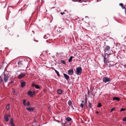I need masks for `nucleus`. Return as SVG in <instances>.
Listing matches in <instances>:
<instances>
[{"mask_svg": "<svg viewBox=\"0 0 126 126\" xmlns=\"http://www.w3.org/2000/svg\"><path fill=\"white\" fill-rule=\"evenodd\" d=\"M3 73L4 74H2L0 76V83L3 82V80L5 83L7 82L10 77L8 73H5L4 72Z\"/></svg>", "mask_w": 126, "mask_h": 126, "instance_id": "f257e3e1", "label": "nucleus"}, {"mask_svg": "<svg viewBox=\"0 0 126 126\" xmlns=\"http://www.w3.org/2000/svg\"><path fill=\"white\" fill-rule=\"evenodd\" d=\"M102 80L103 82L106 83L107 82L111 81V79L108 77H105L103 78Z\"/></svg>", "mask_w": 126, "mask_h": 126, "instance_id": "f03ea898", "label": "nucleus"}, {"mask_svg": "<svg viewBox=\"0 0 126 126\" xmlns=\"http://www.w3.org/2000/svg\"><path fill=\"white\" fill-rule=\"evenodd\" d=\"M82 69L80 67H78L77 69L76 73L78 75H80L82 73Z\"/></svg>", "mask_w": 126, "mask_h": 126, "instance_id": "7ed1b4c3", "label": "nucleus"}, {"mask_svg": "<svg viewBox=\"0 0 126 126\" xmlns=\"http://www.w3.org/2000/svg\"><path fill=\"white\" fill-rule=\"evenodd\" d=\"M25 75V73L23 72L20 74L18 75V78L19 79H20L22 78Z\"/></svg>", "mask_w": 126, "mask_h": 126, "instance_id": "20e7f679", "label": "nucleus"}, {"mask_svg": "<svg viewBox=\"0 0 126 126\" xmlns=\"http://www.w3.org/2000/svg\"><path fill=\"white\" fill-rule=\"evenodd\" d=\"M65 118L66 120L68 122H70L69 123L70 125H71V122H72V120L71 118L69 117H66V116L65 117Z\"/></svg>", "mask_w": 126, "mask_h": 126, "instance_id": "39448f33", "label": "nucleus"}, {"mask_svg": "<svg viewBox=\"0 0 126 126\" xmlns=\"http://www.w3.org/2000/svg\"><path fill=\"white\" fill-rule=\"evenodd\" d=\"M35 93L34 92H32L31 91H29L27 92V94L31 96H32Z\"/></svg>", "mask_w": 126, "mask_h": 126, "instance_id": "423d86ee", "label": "nucleus"}, {"mask_svg": "<svg viewBox=\"0 0 126 126\" xmlns=\"http://www.w3.org/2000/svg\"><path fill=\"white\" fill-rule=\"evenodd\" d=\"M26 109L30 112L32 111L34 109V107H30L29 108H26Z\"/></svg>", "mask_w": 126, "mask_h": 126, "instance_id": "0eeeda50", "label": "nucleus"}, {"mask_svg": "<svg viewBox=\"0 0 126 126\" xmlns=\"http://www.w3.org/2000/svg\"><path fill=\"white\" fill-rule=\"evenodd\" d=\"M73 69H71L68 70V73L69 75H71L73 74Z\"/></svg>", "mask_w": 126, "mask_h": 126, "instance_id": "6e6552de", "label": "nucleus"}, {"mask_svg": "<svg viewBox=\"0 0 126 126\" xmlns=\"http://www.w3.org/2000/svg\"><path fill=\"white\" fill-rule=\"evenodd\" d=\"M110 49V47L109 46H107L104 49V50L105 52H106L109 50Z\"/></svg>", "mask_w": 126, "mask_h": 126, "instance_id": "1a4fd4ad", "label": "nucleus"}, {"mask_svg": "<svg viewBox=\"0 0 126 126\" xmlns=\"http://www.w3.org/2000/svg\"><path fill=\"white\" fill-rule=\"evenodd\" d=\"M63 74L66 79L67 80L70 78L66 74L63 73Z\"/></svg>", "mask_w": 126, "mask_h": 126, "instance_id": "9d476101", "label": "nucleus"}, {"mask_svg": "<svg viewBox=\"0 0 126 126\" xmlns=\"http://www.w3.org/2000/svg\"><path fill=\"white\" fill-rule=\"evenodd\" d=\"M32 86L33 87H35L36 89H39L40 88V87H39L38 85L37 84H32Z\"/></svg>", "mask_w": 126, "mask_h": 126, "instance_id": "9b49d317", "label": "nucleus"}, {"mask_svg": "<svg viewBox=\"0 0 126 126\" xmlns=\"http://www.w3.org/2000/svg\"><path fill=\"white\" fill-rule=\"evenodd\" d=\"M68 104L70 107H72V103L71 101L70 100H69L68 102Z\"/></svg>", "mask_w": 126, "mask_h": 126, "instance_id": "f8f14e48", "label": "nucleus"}, {"mask_svg": "<svg viewBox=\"0 0 126 126\" xmlns=\"http://www.w3.org/2000/svg\"><path fill=\"white\" fill-rule=\"evenodd\" d=\"M109 24V22L108 21H106V22H104L103 23V26L104 27L107 26Z\"/></svg>", "mask_w": 126, "mask_h": 126, "instance_id": "ddd939ff", "label": "nucleus"}, {"mask_svg": "<svg viewBox=\"0 0 126 126\" xmlns=\"http://www.w3.org/2000/svg\"><path fill=\"white\" fill-rule=\"evenodd\" d=\"M4 119L6 122H7L9 121V118L8 117V115H5Z\"/></svg>", "mask_w": 126, "mask_h": 126, "instance_id": "4468645a", "label": "nucleus"}, {"mask_svg": "<svg viewBox=\"0 0 126 126\" xmlns=\"http://www.w3.org/2000/svg\"><path fill=\"white\" fill-rule=\"evenodd\" d=\"M112 99L113 100H116L118 101H119L120 100V99L119 98L116 97H113Z\"/></svg>", "mask_w": 126, "mask_h": 126, "instance_id": "2eb2a0df", "label": "nucleus"}, {"mask_svg": "<svg viewBox=\"0 0 126 126\" xmlns=\"http://www.w3.org/2000/svg\"><path fill=\"white\" fill-rule=\"evenodd\" d=\"M26 82H21V86L22 87H24L25 85Z\"/></svg>", "mask_w": 126, "mask_h": 126, "instance_id": "dca6fc26", "label": "nucleus"}, {"mask_svg": "<svg viewBox=\"0 0 126 126\" xmlns=\"http://www.w3.org/2000/svg\"><path fill=\"white\" fill-rule=\"evenodd\" d=\"M54 70L55 72L56 73L57 76L58 77H59L60 76V75L59 74V72L57 70H56L54 69Z\"/></svg>", "mask_w": 126, "mask_h": 126, "instance_id": "f3484780", "label": "nucleus"}, {"mask_svg": "<svg viewBox=\"0 0 126 126\" xmlns=\"http://www.w3.org/2000/svg\"><path fill=\"white\" fill-rule=\"evenodd\" d=\"M57 92L58 93L60 94H62L63 92L62 90L60 89L58 90L57 91Z\"/></svg>", "mask_w": 126, "mask_h": 126, "instance_id": "a211bd4d", "label": "nucleus"}, {"mask_svg": "<svg viewBox=\"0 0 126 126\" xmlns=\"http://www.w3.org/2000/svg\"><path fill=\"white\" fill-rule=\"evenodd\" d=\"M73 58V57L72 56L70 57V58H69V59H68V61L69 62H70L71 61L72 59Z\"/></svg>", "mask_w": 126, "mask_h": 126, "instance_id": "6ab92c4d", "label": "nucleus"}, {"mask_svg": "<svg viewBox=\"0 0 126 126\" xmlns=\"http://www.w3.org/2000/svg\"><path fill=\"white\" fill-rule=\"evenodd\" d=\"M88 106L90 108L92 109V104L89 101L88 102Z\"/></svg>", "mask_w": 126, "mask_h": 126, "instance_id": "aec40b11", "label": "nucleus"}, {"mask_svg": "<svg viewBox=\"0 0 126 126\" xmlns=\"http://www.w3.org/2000/svg\"><path fill=\"white\" fill-rule=\"evenodd\" d=\"M9 106H10V105L9 104L7 105L6 106V110H9V108H10Z\"/></svg>", "mask_w": 126, "mask_h": 126, "instance_id": "412c9836", "label": "nucleus"}, {"mask_svg": "<svg viewBox=\"0 0 126 126\" xmlns=\"http://www.w3.org/2000/svg\"><path fill=\"white\" fill-rule=\"evenodd\" d=\"M23 104L24 105V106H26V100L25 99H24L23 100Z\"/></svg>", "mask_w": 126, "mask_h": 126, "instance_id": "4be33fe9", "label": "nucleus"}, {"mask_svg": "<svg viewBox=\"0 0 126 126\" xmlns=\"http://www.w3.org/2000/svg\"><path fill=\"white\" fill-rule=\"evenodd\" d=\"M60 62L63 64H65V62L63 60H61Z\"/></svg>", "mask_w": 126, "mask_h": 126, "instance_id": "5701e85b", "label": "nucleus"}, {"mask_svg": "<svg viewBox=\"0 0 126 126\" xmlns=\"http://www.w3.org/2000/svg\"><path fill=\"white\" fill-rule=\"evenodd\" d=\"M30 105V103L29 101H28L27 103H26V106H29Z\"/></svg>", "mask_w": 126, "mask_h": 126, "instance_id": "b1692460", "label": "nucleus"}, {"mask_svg": "<svg viewBox=\"0 0 126 126\" xmlns=\"http://www.w3.org/2000/svg\"><path fill=\"white\" fill-rule=\"evenodd\" d=\"M102 106V105L100 103H99L97 105V107H99Z\"/></svg>", "mask_w": 126, "mask_h": 126, "instance_id": "393cba45", "label": "nucleus"}, {"mask_svg": "<svg viewBox=\"0 0 126 126\" xmlns=\"http://www.w3.org/2000/svg\"><path fill=\"white\" fill-rule=\"evenodd\" d=\"M10 125L11 126H15V124L13 122V123H10Z\"/></svg>", "mask_w": 126, "mask_h": 126, "instance_id": "a878e982", "label": "nucleus"}, {"mask_svg": "<svg viewBox=\"0 0 126 126\" xmlns=\"http://www.w3.org/2000/svg\"><path fill=\"white\" fill-rule=\"evenodd\" d=\"M80 106L82 108H83L84 107V105L82 103H81L80 104Z\"/></svg>", "mask_w": 126, "mask_h": 126, "instance_id": "bb28decb", "label": "nucleus"}, {"mask_svg": "<svg viewBox=\"0 0 126 126\" xmlns=\"http://www.w3.org/2000/svg\"><path fill=\"white\" fill-rule=\"evenodd\" d=\"M126 110V109L122 108L120 110V111H124V110Z\"/></svg>", "mask_w": 126, "mask_h": 126, "instance_id": "cd10ccee", "label": "nucleus"}, {"mask_svg": "<svg viewBox=\"0 0 126 126\" xmlns=\"http://www.w3.org/2000/svg\"><path fill=\"white\" fill-rule=\"evenodd\" d=\"M13 119L12 118L10 120V123H13Z\"/></svg>", "mask_w": 126, "mask_h": 126, "instance_id": "c85d7f7f", "label": "nucleus"}, {"mask_svg": "<svg viewBox=\"0 0 126 126\" xmlns=\"http://www.w3.org/2000/svg\"><path fill=\"white\" fill-rule=\"evenodd\" d=\"M114 109H115V108H112L111 109V111H110V112H112V111H113Z\"/></svg>", "mask_w": 126, "mask_h": 126, "instance_id": "c756f323", "label": "nucleus"}, {"mask_svg": "<svg viewBox=\"0 0 126 126\" xmlns=\"http://www.w3.org/2000/svg\"><path fill=\"white\" fill-rule=\"evenodd\" d=\"M123 121H126V117H125L123 119Z\"/></svg>", "mask_w": 126, "mask_h": 126, "instance_id": "7c9ffc66", "label": "nucleus"}, {"mask_svg": "<svg viewBox=\"0 0 126 126\" xmlns=\"http://www.w3.org/2000/svg\"><path fill=\"white\" fill-rule=\"evenodd\" d=\"M105 56L104 57V63H105V60L106 59Z\"/></svg>", "mask_w": 126, "mask_h": 126, "instance_id": "2f4dec72", "label": "nucleus"}, {"mask_svg": "<svg viewBox=\"0 0 126 126\" xmlns=\"http://www.w3.org/2000/svg\"><path fill=\"white\" fill-rule=\"evenodd\" d=\"M119 5L122 7V6H123V4L122 3H120L119 4Z\"/></svg>", "mask_w": 126, "mask_h": 126, "instance_id": "473e14b6", "label": "nucleus"}, {"mask_svg": "<svg viewBox=\"0 0 126 126\" xmlns=\"http://www.w3.org/2000/svg\"><path fill=\"white\" fill-rule=\"evenodd\" d=\"M122 8L123 9H125V10H126V8L125 7H124L123 6H122Z\"/></svg>", "mask_w": 126, "mask_h": 126, "instance_id": "72a5a7b5", "label": "nucleus"}, {"mask_svg": "<svg viewBox=\"0 0 126 126\" xmlns=\"http://www.w3.org/2000/svg\"><path fill=\"white\" fill-rule=\"evenodd\" d=\"M87 100H86L85 102L84 103V105H85V106H87Z\"/></svg>", "mask_w": 126, "mask_h": 126, "instance_id": "f704fd0d", "label": "nucleus"}, {"mask_svg": "<svg viewBox=\"0 0 126 126\" xmlns=\"http://www.w3.org/2000/svg\"><path fill=\"white\" fill-rule=\"evenodd\" d=\"M65 13L64 12H61L60 13V14L62 15H63L64 14H65Z\"/></svg>", "mask_w": 126, "mask_h": 126, "instance_id": "c9c22d12", "label": "nucleus"}, {"mask_svg": "<svg viewBox=\"0 0 126 126\" xmlns=\"http://www.w3.org/2000/svg\"><path fill=\"white\" fill-rule=\"evenodd\" d=\"M60 9L59 8H57V10L58 11H60Z\"/></svg>", "mask_w": 126, "mask_h": 126, "instance_id": "e433bc0d", "label": "nucleus"}, {"mask_svg": "<svg viewBox=\"0 0 126 126\" xmlns=\"http://www.w3.org/2000/svg\"><path fill=\"white\" fill-rule=\"evenodd\" d=\"M95 113H96L98 114L99 113V112L98 111H96Z\"/></svg>", "mask_w": 126, "mask_h": 126, "instance_id": "4c0bfd02", "label": "nucleus"}, {"mask_svg": "<svg viewBox=\"0 0 126 126\" xmlns=\"http://www.w3.org/2000/svg\"><path fill=\"white\" fill-rule=\"evenodd\" d=\"M44 38H45V39H46V38H47L46 37V36H44Z\"/></svg>", "mask_w": 126, "mask_h": 126, "instance_id": "58836bf2", "label": "nucleus"}, {"mask_svg": "<svg viewBox=\"0 0 126 126\" xmlns=\"http://www.w3.org/2000/svg\"><path fill=\"white\" fill-rule=\"evenodd\" d=\"M108 55L107 53H105V56L106 55Z\"/></svg>", "mask_w": 126, "mask_h": 126, "instance_id": "ea45409f", "label": "nucleus"}, {"mask_svg": "<svg viewBox=\"0 0 126 126\" xmlns=\"http://www.w3.org/2000/svg\"><path fill=\"white\" fill-rule=\"evenodd\" d=\"M71 107L72 108L73 110H74V108H73V105H72V107Z\"/></svg>", "mask_w": 126, "mask_h": 126, "instance_id": "a19ab883", "label": "nucleus"}, {"mask_svg": "<svg viewBox=\"0 0 126 126\" xmlns=\"http://www.w3.org/2000/svg\"><path fill=\"white\" fill-rule=\"evenodd\" d=\"M81 102H82V103H83L84 102V101L83 100H82V101H81Z\"/></svg>", "mask_w": 126, "mask_h": 126, "instance_id": "79ce46f5", "label": "nucleus"}, {"mask_svg": "<svg viewBox=\"0 0 126 126\" xmlns=\"http://www.w3.org/2000/svg\"><path fill=\"white\" fill-rule=\"evenodd\" d=\"M73 0V1H77L76 0Z\"/></svg>", "mask_w": 126, "mask_h": 126, "instance_id": "37998d69", "label": "nucleus"}, {"mask_svg": "<svg viewBox=\"0 0 126 126\" xmlns=\"http://www.w3.org/2000/svg\"><path fill=\"white\" fill-rule=\"evenodd\" d=\"M82 0H79V1H78L79 2H80V1H81Z\"/></svg>", "mask_w": 126, "mask_h": 126, "instance_id": "c03bdc74", "label": "nucleus"}, {"mask_svg": "<svg viewBox=\"0 0 126 126\" xmlns=\"http://www.w3.org/2000/svg\"><path fill=\"white\" fill-rule=\"evenodd\" d=\"M36 118V117H34V119H35V118Z\"/></svg>", "mask_w": 126, "mask_h": 126, "instance_id": "a18cd8bd", "label": "nucleus"}, {"mask_svg": "<svg viewBox=\"0 0 126 126\" xmlns=\"http://www.w3.org/2000/svg\"><path fill=\"white\" fill-rule=\"evenodd\" d=\"M13 82H12V81H11V83H13Z\"/></svg>", "mask_w": 126, "mask_h": 126, "instance_id": "49530a36", "label": "nucleus"}, {"mask_svg": "<svg viewBox=\"0 0 126 126\" xmlns=\"http://www.w3.org/2000/svg\"><path fill=\"white\" fill-rule=\"evenodd\" d=\"M32 32H33V33H34V31H32Z\"/></svg>", "mask_w": 126, "mask_h": 126, "instance_id": "de8ad7c7", "label": "nucleus"}, {"mask_svg": "<svg viewBox=\"0 0 126 126\" xmlns=\"http://www.w3.org/2000/svg\"><path fill=\"white\" fill-rule=\"evenodd\" d=\"M8 115V116H10V115Z\"/></svg>", "mask_w": 126, "mask_h": 126, "instance_id": "09e8293b", "label": "nucleus"}, {"mask_svg": "<svg viewBox=\"0 0 126 126\" xmlns=\"http://www.w3.org/2000/svg\"><path fill=\"white\" fill-rule=\"evenodd\" d=\"M110 54H111L110 53L109 54V55H110Z\"/></svg>", "mask_w": 126, "mask_h": 126, "instance_id": "8fccbe9b", "label": "nucleus"}, {"mask_svg": "<svg viewBox=\"0 0 126 126\" xmlns=\"http://www.w3.org/2000/svg\"><path fill=\"white\" fill-rule=\"evenodd\" d=\"M51 68L52 69H54V68L53 67H51Z\"/></svg>", "mask_w": 126, "mask_h": 126, "instance_id": "3c124183", "label": "nucleus"}, {"mask_svg": "<svg viewBox=\"0 0 126 126\" xmlns=\"http://www.w3.org/2000/svg\"><path fill=\"white\" fill-rule=\"evenodd\" d=\"M25 6H26V5H25H25H24V7H25Z\"/></svg>", "mask_w": 126, "mask_h": 126, "instance_id": "603ef678", "label": "nucleus"}, {"mask_svg": "<svg viewBox=\"0 0 126 126\" xmlns=\"http://www.w3.org/2000/svg\"><path fill=\"white\" fill-rule=\"evenodd\" d=\"M64 11H66V10H65Z\"/></svg>", "mask_w": 126, "mask_h": 126, "instance_id": "864d4df0", "label": "nucleus"}, {"mask_svg": "<svg viewBox=\"0 0 126 126\" xmlns=\"http://www.w3.org/2000/svg\"><path fill=\"white\" fill-rule=\"evenodd\" d=\"M66 122H65V123H64V124H66Z\"/></svg>", "mask_w": 126, "mask_h": 126, "instance_id": "5fc2aeb1", "label": "nucleus"}, {"mask_svg": "<svg viewBox=\"0 0 126 126\" xmlns=\"http://www.w3.org/2000/svg\"><path fill=\"white\" fill-rule=\"evenodd\" d=\"M14 92H15V91H14Z\"/></svg>", "mask_w": 126, "mask_h": 126, "instance_id": "6e6d98bb", "label": "nucleus"}, {"mask_svg": "<svg viewBox=\"0 0 126 126\" xmlns=\"http://www.w3.org/2000/svg\"><path fill=\"white\" fill-rule=\"evenodd\" d=\"M19 63H18V64H19Z\"/></svg>", "mask_w": 126, "mask_h": 126, "instance_id": "4d7b16f0", "label": "nucleus"}, {"mask_svg": "<svg viewBox=\"0 0 126 126\" xmlns=\"http://www.w3.org/2000/svg\"><path fill=\"white\" fill-rule=\"evenodd\" d=\"M0 126H1V125H0Z\"/></svg>", "mask_w": 126, "mask_h": 126, "instance_id": "13d9d810", "label": "nucleus"}]
</instances>
